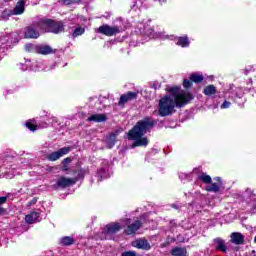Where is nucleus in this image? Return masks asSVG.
I'll use <instances>...</instances> for the list:
<instances>
[{"label":"nucleus","instance_id":"obj_40","mask_svg":"<svg viewBox=\"0 0 256 256\" xmlns=\"http://www.w3.org/2000/svg\"><path fill=\"white\" fill-rule=\"evenodd\" d=\"M5 163H7V158L0 157V167H3V165H5Z\"/></svg>","mask_w":256,"mask_h":256},{"label":"nucleus","instance_id":"obj_23","mask_svg":"<svg viewBox=\"0 0 256 256\" xmlns=\"http://www.w3.org/2000/svg\"><path fill=\"white\" fill-rule=\"evenodd\" d=\"M59 243L63 247H70V245H75V238L71 236H63L62 238H60Z\"/></svg>","mask_w":256,"mask_h":256},{"label":"nucleus","instance_id":"obj_34","mask_svg":"<svg viewBox=\"0 0 256 256\" xmlns=\"http://www.w3.org/2000/svg\"><path fill=\"white\" fill-rule=\"evenodd\" d=\"M145 0H135L133 4V9H141Z\"/></svg>","mask_w":256,"mask_h":256},{"label":"nucleus","instance_id":"obj_27","mask_svg":"<svg viewBox=\"0 0 256 256\" xmlns=\"http://www.w3.org/2000/svg\"><path fill=\"white\" fill-rule=\"evenodd\" d=\"M203 93L207 97H211V95H215V93H217V88L214 85H208L204 88Z\"/></svg>","mask_w":256,"mask_h":256},{"label":"nucleus","instance_id":"obj_20","mask_svg":"<svg viewBox=\"0 0 256 256\" xmlns=\"http://www.w3.org/2000/svg\"><path fill=\"white\" fill-rule=\"evenodd\" d=\"M87 121L94 123H105L107 121V116L105 114H93L87 118Z\"/></svg>","mask_w":256,"mask_h":256},{"label":"nucleus","instance_id":"obj_48","mask_svg":"<svg viewBox=\"0 0 256 256\" xmlns=\"http://www.w3.org/2000/svg\"><path fill=\"white\" fill-rule=\"evenodd\" d=\"M153 88H154V89H157V88H158V86L154 84V85H153Z\"/></svg>","mask_w":256,"mask_h":256},{"label":"nucleus","instance_id":"obj_9","mask_svg":"<svg viewBox=\"0 0 256 256\" xmlns=\"http://www.w3.org/2000/svg\"><path fill=\"white\" fill-rule=\"evenodd\" d=\"M70 152H71V147H63V148H60L58 151L48 154L46 156V159H48V161H59L61 157H63L64 155H67Z\"/></svg>","mask_w":256,"mask_h":256},{"label":"nucleus","instance_id":"obj_8","mask_svg":"<svg viewBox=\"0 0 256 256\" xmlns=\"http://www.w3.org/2000/svg\"><path fill=\"white\" fill-rule=\"evenodd\" d=\"M75 183H77V178H66L62 176L57 179L56 184L52 187L53 189H57L58 187L65 189L67 187H71V185H75Z\"/></svg>","mask_w":256,"mask_h":256},{"label":"nucleus","instance_id":"obj_21","mask_svg":"<svg viewBox=\"0 0 256 256\" xmlns=\"http://www.w3.org/2000/svg\"><path fill=\"white\" fill-rule=\"evenodd\" d=\"M12 13L14 15H23V13H25V1L19 0L15 8L12 10Z\"/></svg>","mask_w":256,"mask_h":256},{"label":"nucleus","instance_id":"obj_19","mask_svg":"<svg viewBox=\"0 0 256 256\" xmlns=\"http://www.w3.org/2000/svg\"><path fill=\"white\" fill-rule=\"evenodd\" d=\"M36 53H39L40 55H51V53H53V48L45 44L37 45Z\"/></svg>","mask_w":256,"mask_h":256},{"label":"nucleus","instance_id":"obj_10","mask_svg":"<svg viewBox=\"0 0 256 256\" xmlns=\"http://www.w3.org/2000/svg\"><path fill=\"white\" fill-rule=\"evenodd\" d=\"M125 225H128L127 228L125 229L126 235H135L139 229H141V221L136 220L131 224V219H126L125 220Z\"/></svg>","mask_w":256,"mask_h":256},{"label":"nucleus","instance_id":"obj_6","mask_svg":"<svg viewBox=\"0 0 256 256\" xmlns=\"http://www.w3.org/2000/svg\"><path fill=\"white\" fill-rule=\"evenodd\" d=\"M242 199L251 207V213H256V193L254 190L247 188L242 193Z\"/></svg>","mask_w":256,"mask_h":256},{"label":"nucleus","instance_id":"obj_38","mask_svg":"<svg viewBox=\"0 0 256 256\" xmlns=\"http://www.w3.org/2000/svg\"><path fill=\"white\" fill-rule=\"evenodd\" d=\"M122 256H137V253L135 251H125L122 253Z\"/></svg>","mask_w":256,"mask_h":256},{"label":"nucleus","instance_id":"obj_43","mask_svg":"<svg viewBox=\"0 0 256 256\" xmlns=\"http://www.w3.org/2000/svg\"><path fill=\"white\" fill-rule=\"evenodd\" d=\"M69 163H71V158L68 157L63 160V165H69Z\"/></svg>","mask_w":256,"mask_h":256},{"label":"nucleus","instance_id":"obj_44","mask_svg":"<svg viewBox=\"0 0 256 256\" xmlns=\"http://www.w3.org/2000/svg\"><path fill=\"white\" fill-rule=\"evenodd\" d=\"M31 47H33V45L26 44V46H25L26 51H31Z\"/></svg>","mask_w":256,"mask_h":256},{"label":"nucleus","instance_id":"obj_13","mask_svg":"<svg viewBox=\"0 0 256 256\" xmlns=\"http://www.w3.org/2000/svg\"><path fill=\"white\" fill-rule=\"evenodd\" d=\"M138 29L141 35H145L146 37H149V39H157V37H159V34H157L155 30H153V28L149 25L140 24Z\"/></svg>","mask_w":256,"mask_h":256},{"label":"nucleus","instance_id":"obj_4","mask_svg":"<svg viewBox=\"0 0 256 256\" xmlns=\"http://www.w3.org/2000/svg\"><path fill=\"white\" fill-rule=\"evenodd\" d=\"M38 27L41 33H61L63 32V22H55L50 19H40Z\"/></svg>","mask_w":256,"mask_h":256},{"label":"nucleus","instance_id":"obj_30","mask_svg":"<svg viewBox=\"0 0 256 256\" xmlns=\"http://www.w3.org/2000/svg\"><path fill=\"white\" fill-rule=\"evenodd\" d=\"M11 15H14L13 10H4L0 16V19L2 21H7V19H9Z\"/></svg>","mask_w":256,"mask_h":256},{"label":"nucleus","instance_id":"obj_12","mask_svg":"<svg viewBox=\"0 0 256 256\" xmlns=\"http://www.w3.org/2000/svg\"><path fill=\"white\" fill-rule=\"evenodd\" d=\"M98 33L106 35L107 37H113V35H117V33H119V27L104 24L98 28Z\"/></svg>","mask_w":256,"mask_h":256},{"label":"nucleus","instance_id":"obj_14","mask_svg":"<svg viewBox=\"0 0 256 256\" xmlns=\"http://www.w3.org/2000/svg\"><path fill=\"white\" fill-rule=\"evenodd\" d=\"M98 181H103V179H109L111 174L109 173V161L104 160L102 162V167L97 172Z\"/></svg>","mask_w":256,"mask_h":256},{"label":"nucleus","instance_id":"obj_25","mask_svg":"<svg viewBox=\"0 0 256 256\" xmlns=\"http://www.w3.org/2000/svg\"><path fill=\"white\" fill-rule=\"evenodd\" d=\"M85 34V27L78 25L72 31V39H77V37H81V35Z\"/></svg>","mask_w":256,"mask_h":256},{"label":"nucleus","instance_id":"obj_28","mask_svg":"<svg viewBox=\"0 0 256 256\" xmlns=\"http://www.w3.org/2000/svg\"><path fill=\"white\" fill-rule=\"evenodd\" d=\"M116 139H117V136L115 134H110L106 138V143H107V146L109 147V149H112V147H115Z\"/></svg>","mask_w":256,"mask_h":256},{"label":"nucleus","instance_id":"obj_26","mask_svg":"<svg viewBox=\"0 0 256 256\" xmlns=\"http://www.w3.org/2000/svg\"><path fill=\"white\" fill-rule=\"evenodd\" d=\"M25 221L30 225H32V223H35L36 221H39V212H31L30 214L26 215Z\"/></svg>","mask_w":256,"mask_h":256},{"label":"nucleus","instance_id":"obj_36","mask_svg":"<svg viewBox=\"0 0 256 256\" xmlns=\"http://www.w3.org/2000/svg\"><path fill=\"white\" fill-rule=\"evenodd\" d=\"M193 85V82H191V80L189 79H184L183 81V87L185 89H190V87Z\"/></svg>","mask_w":256,"mask_h":256},{"label":"nucleus","instance_id":"obj_24","mask_svg":"<svg viewBox=\"0 0 256 256\" xmlns=\"http://www.w3.org/2000/svg\"><path fill=\"white\" fill-rule=\"evenodd\" d=\"M173 256H187V249L185 247L176 246L171 250Z\"/></svg>","mask_w":256,"mask_h":256},{"label":"nucleus","instance_id":"obj_37","mask_svg":"<svg viewBox=\"0 0 256 256\" xmlns=\"http://www.w3.org/2000/svg\"><path fill=\"white\" fill-rule=\"evenodd\" d=\"M229 107H231V102L225 100L221 105H220V109H229Z\"/></svg>","mask_w":256,"mask_h":256},{"label":"nucleus","instance_id":"obj_3","mask_svg":"<svg viewBox=\"0 0 256 256\" xmlns=\"http://www.w3.org/2000/svg\"><path fill=\"white\" fill-rule=\"evenodd\" d=\"M198 181H202L204 183L206 191L209 193H218L220 191L221 186L223 185V181L221 180V177H215L213 183V179L211 176L207 175V173H202L198 176Z\"/></svg>","mask_w":256,"mask_h":256},{"label":"nucleus","instance_id":"obj_42","mask_svg":"<svg viewBox=\"0 0 256 256\" xmlns=\"http://www.w3.org/2000/svg\"><path fill=\"white\" fill-rule=\"evenodd\" d=\"M37 203V198H33L30 202H28V207H31V205H35Z\"/></svg>","mask_w":256,"mask_h":256},{"label":"nucleus","instance_id":"obj_45","mask_svg":"<svg viewBox=\"0 0 256 256\" xmlns=\"http://www.w3.org/2000/svg\"><path fill=\"white\" fill-rule=\"evenodd\" d=\"M11 93H13V90H5L3 95H10Z\"/></svg>","mask_w":256,"mask_h":256},{"label":"nucleus","instance_id":"obj_47","mask_svg":"<svg viewBox=\"0 0 256 256\" xmlns=\"http://www.w3.org/2000/svg\"><path fill=\"white\" fill-rule=\"evenodd\" d=\"M244 73L245 75H247L249 73V70H245Z\"/></svg>","mask_w":256,"mask_h":256},{"label":"nucleus","instance_id":"obj_2","mask_svg":"<svg viewBox=\"0 0 256 256\" xmlns=\"http://www.w3.org/2000/svg\"><path fill=\"white\" fill-rule=\"evenodd\" d=\"M155 125H157V121L151 117H146L138 121L128 133V139L134 141L132 147H147L149 145V139L143 136L149 133Z\"/></svg>","mask_w":256,"mask_h":256},{"label":"nucleus","instance_id":"obj_41","mask_svg":"<svg viewBox=\"0 0 256 256\" xmlns=\"http://www.w3.org/2000/svg\"><path fill=\"white\" fill-rule=\"evenodd\" d=\"M154 3H158V5H165L167 3V0H153Z\"/></svg>","mask_w":256,"mask_h":256},{"label":"nucleus","instance_id":"obj_35","mask_svg":"<svg viewBox=\"0 0 256 256\" xmlns=\"http://www.w3.org/2000/svg\"><path fill=\"white\" fill-rule=\"evenodd\" d=\"M26 127L30 131H35L37 129V125L33 124L31 121L26 122Z\"/></svg>","mask_w":256,"mask_h":256},{"label":"nucleus","instance_id":"obj_11","mask_svg":"<svg viewBox=\"0 0 256 256\" xmlns=\"http://www.w3.org/2000/svg\"><path fill=\"white\" fill-rule=\"evenodd\" d=\"M27 69H31L32 71H51V69H55V64H52V67L45 66L44 62L36 63V68L31 67V61L27 60L25 67L22 68V71H27Z\"/></svg>","mask_w":256,"mask_h":256},{"label":"nucleus","instance_id":"obj_1","mask_svg":"<svg viewBox=\"0 0 256 256\" xmlns=\"http://www.w3.org/2000/svg\"><path fill=\"white\" fill-rule=\"evenodd\" d=\"M190 101H193V94L188 91L181 90L177 87L170 89V94L162 97L158 104V114L160 117H169L175 113V107L181 109Z\"/></svg>","mask_w":256,"mask_h":256},{"label":"nucleus","instance_id":"obj_32","mask_svg":"<svg viewBox=\"0 0 256 256\" xmlns=\"http://www.w3.org/2000/svg\"><path fill=\"white\" fill-rule=\"evenodd\" d=\"M229 97L232 101H234V103H241V102H239V99H241V97H243V95L236 93V94H231Z\"/></svg>","mask_w":256,"mask_h":256},{"label":"nucleus","instance_id":"obj_15","mask_svg":"<svg viewBox=\"0 0 256 256\" xmlns=\"http://www.w3.org/2000/svg\"><path fill=\"white\" fill-rule=\"evenodd\" d=\"M132 247L142 249V251H149V249H151V244L149 241H147V239L139 238L132 242Z\"/></svg>","mask_w":256,"mask_h":256},{"label":"nucleus","instance_id":"obj_16","mask_svg":"<svg viewBox=\"0 0 256 256\" xmlns=\"http://www.w3.org/2000/svg\"><path fill=\"white\" fill-rule=\"evenodd\" d=\"M168 39H170L171 41H176V45H178L179 47H189L190 43L189 42V38L187 36H182V37H176V36H168Z\"/></svg>","mask_w":256,"mask_h":256},{"label":"nucleus","instance_id":"obj_39","mask_svg":"<svg viewBox=\"0 0 256 256\" xmlns=\"http://www.w3.org/2000/svg\"><path fill=\"white\" fill-rule=\"evenodd\" d=\"M189 177H191L189 174H185V173L179 174V179H181V181H183V179H189Z\"/></svg>","mask_w":256,"mask_h":256},{"label":"nucleus","instance_id":"obj_29","mask_svg":"<svg viewBox=\"0 0 256 256\" xmlns=\"http://www.w3.org/2000/svg\"><path fill=\"white\" fill-rule=\"evenodd\" d=\"M203 79V74L193 73L190 75V81H192L193 83H201Z\"/></svg>","mask_w":256,"mask_h":256},{"label":"nucleus","instance_id":"obj_5","mask_svg":"<svg viewBox=\"0 0 256 256\" xmlns=\"http://www.w3.org/2000/svg\"><path fill=\"white\" fill-rule=\"evenodd\" d=\"M121 227L123 224L117 222L106 225L102 230L101 239H113L114 235L121 231Z\"/></svg>","mask_w":256,"mask_h":256},{"label":"nucleus","instance_id":"obj_7","mask_svg":"<svg viewBox=\"0 0 256 256\" xmlns=\"http://www.w3.org/2000/svg\"><path fill=\"white\" fill-rule=\"evenodd\" d=\"M41 31V28L39 27V21L34 22L31 26H28L25 30V37L26 39H38V37L41 35L39 33Z\"/></svg>","mask_w":256,"mask_h":256},{"label":"nucleus","instance_id":"obj_22","mask_svg":"<svg viewBox=\"0 0 256 256\" xmlns=\"http://www.w3.org/2000/svg\"><path fill=\"white\" fill-rule=\"evenodd\" d=\"M231 241L232 243H235V245H242L245 241V237L239 232H234L231 234Z\"/></svg>","mask_w":256,"mask_h":256},{"label":"nucleus","instance_id":"obj_18","mask_svg":"<svg viewBox=\"0 0 256 256\" xmlns=\"http://www.w3.org/2000/svg\"><path fill=\"white\" fill-rule=\"evenodd\" d=\"M213 247L216 251L227 253V244H225V240H223V238H215L213 240Z\"/></svg>","mask_w":256,"mask_h":256},{"label":"nucleus","instance_id":"obj_33","mask_svg":"<svg viewBox=\"0 0 256 256\" xmlns=\"http://www.w3.org/2000/svg\"><path fill=\"white\" fill-rule=\"evenodd\" d=\"M81 0H61L63 5H77Z\"/></svg>","mask_w":256,"mask_h":256},{"label":"nucleus","instance_id":"obj_46","mask_svg":"<svg viewBox=\"0 0 256 256\" xmlns=\"http://www.w3.org/2000/svg\"><path fill=\"white\" fill-rule=\"evenodd\" d=\"M172 207H173L174 209H179V206H177V204H172Z\"/></svg>","mask_w":256,"mask_h":256},{"label":"nucleus","instance_id":"obj_17","mask_svg":"<svg viewBox=\"0 0 256 256\" xmlns=\"http://www.w3.org/2000/svg\"><path fill=\"white\" fill-rule=\"evenodd\" d=\"M133 99H137L136 92H127L126 94H123L120 96L118 105L120 107H123V105H125V103H129V101H133Z\"/></svg>","mask_w":256,"mask_h":256},{"label":"nucleus","instance_id":"obj_31","mask_svg":"<svg viewBox=\"0 0 256 256\" xmlns=\"http://www.w3.org/2000/svg\"><path fill=\"white\" fill-rule=\"evenodd\" d=\"M53 123H57V117H55V116H48L47 122L44 123L41 127L45 128V127H48V125H53Z\"/></svg>","mask_w":256,"mask_h":256}]
</instances>
